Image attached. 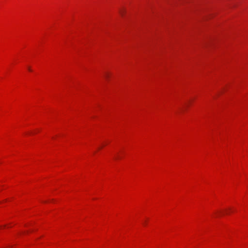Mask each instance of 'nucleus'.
Wrapping results in <instances>:
<instances>
[{
    "label": "nucleus",
    "instance_id": "obj_1",
    "mask_svg": "<svg viewBox=\"0 0 248 248\" xmlns=\"http://www.w3.org/2000/svg\"><path fill=\"white\" fill-rule=\"evenodd\" d=\"M119 12H120V15L123 16H124V15L125 12V11L124 10L122 9V10H120Z\"/></svg>",
    "mask_w": 248,
    "mask_h": 248
},
{
    "label": "nucleus",
    "instance_id": "obj_2",
    "mask_svg": "<svg viewBox=\"0 0 248 248\" xmlns=\"http://www.w3.org/2000/svg\"><path fill=\"white\" fill-rule=\"evenodd\" d=\"M105 76H106V78H108V77H109V75H108V74H106V75Z\"/></svg>",
    "mask_w": 248,
    "mask_h": 248
},
{
    "label": "nucleus",
    "instance_id": "obj_3",
    "mask_svg": "<svg viewBox=\"0 0 248 248\" xmlns=\"http://www.w3.org/2000/svg\"><path fill=\"white\" fill-rule=\"evenodd\" d=\"M28 70H29L30 71H31V69L30 67H29V68H28Z\"/></svg>",
    "mask_w": 248,
    "mask_h": 248
}]
</instances>
